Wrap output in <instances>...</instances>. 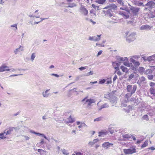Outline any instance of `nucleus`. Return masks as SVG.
<instances>
[{
    "label": "nucleus",
    "mask_w": 155,
    "mask_h": 155,
    "mask_svg": "<svg viewBox=\"0 0 155 155\" xmlns=\"http://www.w3.org/2000/svg\"><path fill=\"white\" fill-rule=\"evenodd\" d=\"M117 6L114 4V3H108L107 6L104 8V9H107L106 12V14L108 15L110 17L113 16L114 17V13H113L115 12V10H117Z\"/></svg>",
    "instance_id": "obj_1"
},
{
    "label": "nucleus",
    "mask_w": 155,
    "mask_h": 155,
    "mask_svg": "<svg viewBox=\"0 0 155 155\" xmlns=\"http://www.w3.org/2000/svg\"><path fill=\"white\" fill-rule=\"evenodd\" d=\"M111 94H108L104 95V98L108 99L111 103L112 106H114L117 102V98L114 95H111Z\"/></svg>",
    "instance_id": "obj_2"
},
{
    "label": "nucleus",
    "mask_w": 155,
    "mask_h": 155,
    "mask_svg": "<svg viewBox=\"0 0 155 155\" xmlns=\"http://www.w3.org/2000/svg\"><path fill=\"white\" fill-rule=\"evenodd\" d=\"M137 88V86L136 85H134L132 86L131 85H129L127 86V91L130 92V94L128 93L126 94V97L128 98V96H131L132 94H134Z\"/></svg>",
    "instance_id": "obj_3"
},
{
    "label": "nucleus",
    "mask_w": 155,
    "mask_h": 155,
    "mask_svg": "<svg viewBox=\"0 0 155 155\" xmlns=\"http://www.w3.org/2000/svg\"><path fill=\"white\" fill-rule=\"evenodd\" d=\"M136 33L132 32L127 37L126 41L129 43L134 41L136 39Z\"/></svg>",
    "instance_id": "obj_4"
},
{
    "label": "nucleus",
    "mask_w": 155,
    "mask_h": 155,
    "mask_svg": "<svg viewBox=\"0 0 155 155\" xmlns=\"http://www.w3.org/2000/svg\"><path fill=\"white\" fill-rule=\"evenodd\" d=\"M124 152L126 154H131L136 152V150L134 147H130L129 149H124Z\"/></svg>",
    "instance_id": "obj_5"
},
{
    "label": "nucleus",
    "mask_w": 155,
    "mask_h": 155,
    "mask_svg": "<svg viewBox=\"0 0 155 155\" xmlns=\"http://www.w3.org/2000/svg\"><path fill=\"white\" fill-rule=\"evenodd\" d=\"M130 10L133 15L135 16L138 15V12L140 11V8L137 7L131 6L130 8Z\"/></svg>",
    "instance_id": "obj_6"
},
{
    "label": "nucleus",
    "mask_w": 155,
    "mask_h": 155,
    "mask_svg": "<svg viewBox=\"0 0 155 155\" xmlns=\"http://www.w3.org/2000/svg\"><path fill=\"white\" fill-rule=\"evenodd\" d=\"M15 129V128L13 127H10L7 128L4 130L5 136L11 134L14 130Z\"/></svg>",
    "instance_id": "obj_7"
},
{
    "label": "nucleus",
    "mask_w": 155,
    "mask_h": 155,
    "mask_svg": "<svg viewBox=\"0 0 155 155\" xmlns=\"http://www.w3.org/2000/svg\"><path fill=\"white\" fill-rule=\"evenodd\" d=\"M87 98L88 96L86 97L83 99L82 100V101L84 102V101H85L86 100V102H88V106H90L91 104L94 103L96 102L93 99H87Z\"/></svg>",
    "instance_id": "obj_8"
},
{
    "label": "nucleus",
    "mask_w": 155,
    "mask_h": 155,
    "mask_svg": "<svg viewBox=\"0 0 155 155\" xmlns=\"http://www.w3.org/2000/svg\"><path fill=\"white\" fill-rule=\"evenodd\" d=\"M113 144L109 143L108 142H105L102 144V147L106 149H108L110 147H113Z\"/></svg>",
    "instance_id": "obj_9"
},
{
    "label": "nucleus",
    "mask_w": 155,
    "mask_h": 155,
    "mask_svg": "<svg viewBox=\"0 0 155 155\" xmlns=\"http://www.w3.org/2000/svg\"><path fill=\"white\" fill-rule=\"evenodd\" d=\"M7 68H9V67L5 65H2L0 67V72H3L5 71H9L10 69H7Z\"/></svg>",
    "instance_id": "obj_10"
},
{
    "label": "nucleus",
    "mask_w": 155,
    "mask_h": 155,
    "mask_svg": "<svg viewBox=\"0 0 155 155\" xmlns=\"http://www.w3.org/2000/svg\"><path fill=\"white\" fill-rule=\"evenodd\" d=\"M107 134V131L106 130H102L98 132L99 137H104Z\"/></svg>",
    "instance_id": "obj_11"
},
{
    "label": "nucleus",
    "mask_w": 155,
    "mask_h": 155,
    "mask_svg": "<svg viewBox=\"0 0 155 155\" xmlns=\"http://www.w3.org/2000/svg\"><path fill=\"white\" fill-rule=\"evenodd\" d=\"M24 47L20 45L18 48H16L14 51V53L16 55L18 54V53L21 51L24 50Z\"/></svg>",
    "instance_id": "obj_12"
},
{
    "label": "nucleus",
    "mask_w": 155,
    "mask_h": 155,
    "mask_svg": "<svg viewBox=\"0 0 155 155\" xmlns=\"http://www.w3.org/2000/svg\"><path fill=\"white\" fill-rule=\"evenodd\" d=\"M155 5V2L153 1H150L148 2L146 4H145V6H147L148 8H152L153 6Z\"/></svg>",
    "instance_id": "obj_13"
},
{
    "label": "nucleus",
    "mask_w": 155,
    "mask_h": 155,
    "mask_svg": "<svg viewBox=\"0 0 155 155\" xmlns=\"http://www.w3.org/2000/svg\"><path fill=\"white\" fill-rule=\"evenodd\" d=\"M130 101L131 102H133L137 104H138L140 102V101L138 98H136L134 97L131 98Z\"/></svg>",
    "instance_id": "obj_14"
},
{
    "label": "nucleus",
    "mask_w": 155,
    "mask_h": 155,
    "mask_svg": "<svg viewBox=\"0 0 155 155\" xmlns=\"http://www.w3.org/2000/svg\"><path fill=\"white\" fill-rule=\"evenodd\" d=\"M151 27L149 25H143L140 27V30H150Z\"/></svg>",
    "instance_id": "obj_15"
},
{
    "label": "nucleus",
    "mask_w": 155,
    "mask_h": 155,
    "mask_svg": "<svg viewBox=\"0 0 155 155\" xmlns=\"http://www.w3.org/2000/svg\"><path fill=\"white\" fill-rule=\"evenodd\" d=\"M97 143V139H94L93 141H90L88 143V145L91 147H92L95 144V147L96 148L97 147V145H96V143Z\"/></svg>",
    "instance_id": "obj_16"
},
{
    "label": "nucleus",
    "mask_w": 155,
    "mask_h": 155,
    "mask_svg": "<svg viewBox=\"0 0 155 155\" xmlns=\"http://www.w3.org/2000/svg\"><path fill=\"white\" fill-rule=\"evenodd\" d=\"M116 58L117 60L120 61H127L128 60V58L127 57H125L124 58L120 56H117L116 57Z\"/></svg>",
    "instance_id": "obj_17"
},
{
    "label": "nucleus",
    "mask_w": 155,
    "mask_h": 155,
    "mask_svg": "<svg viewBox=\"0 0 155 155\" xmlns=\"http://www.w3.org/2000/svg\"><path fill=\"white\" fill-rule=\"evenodd\" d=\"M49 89L46 90L45 91H43L42 93V94L44 97L47 98L50 95V94L48 93Z\"/></svg>",
    "instance_id": "obj_18"
},
{
    "label": "nucleus",
    "mask_w": 155,
    "mask_h": 155,
    "mask_svg": "<svg viewBox=\"0 0 155 155\" xmlns=\"http://www.w3.org/2000/svg\"><path fill=\"white\" fill-rule=\"evenodd\" d=\"M29 132L33 134L36 135H38L43 137H44L45 135L44 134H42L40 133H37L32 130H30Z\"/></svg>",
    "instance_id": "obj_19"
},
{
    "label": "nucleus",
    "mask_w": 155,
    "mask_h": 155,
    "mask_svg": "<svg viewBox=\"0 0 155 155\" xmlns=\"http://www.w3.org/2000/svg\"><path fill=\"white\" fill-rule=\"evenodd\" d=\"M124 139H129L131 137L132 135L129 134H125L122 135Z\"/></svg>",
    "instance_id": "obj_20"
},
{
    "label": "nucleus",
    "mask_w": 155,
    "mask_h": 155,
    "mask_svg": "<svg viewBox=\"0 0 155 155\" xmlns=\"http://www.w3.org/2000/svg\"><path fill=\"white\" fill-rule=\"evenodd\" d=\"M109 107V105H108L107 104H105L103 105H102L100 107L98 108V110H100L103 108H108Z\"/></svg>",
    "instance_id": "obj_21"
},
{
    "label": "nucleus",
    "mask_w": 155,
    "mask_h": 155,
    "mask_svg": "<svg viewBox=\"0 0 155 155\" xmlns=\"http://www.w3.org/2000/svg\"><path fill=\"white\" fill-rule=\"evenodd\" d=\"M149 16L151 18L155 17V8L153 12H150V13L149 14Z\"/></svg>",
    "instance_id": "obj_22"
},
{
    "label": "nucleus",
    "mask_w": 155,
    "mask_h": 155,
    "mask_svg": "<svg viewBox=\"0 0 155 155\" xmlns=\"http://www.w3.org/2000/svg\"><path fill=\"white\" fill-rule=\"evenodd\" d=\"M120 69L122 70L123 72H125L126 73H127L128 72V70L127 68L123 66L122 65L121 66Z\"/></svg>",
    "instance_id": "obj_23"
},
{
    "label": "nucleus",
    "mask_w": 155,
    "mask_h": 155,
    "mask_svg": "<svg viewBox=\"0 0 155 155\" xmlns=\"http://www.w3.org/2000/svg\"><path fill=\"white\" fill-rule=\"evenodd\" d=\"M81 10L83 13L84 15H87L88 14V11L84 7H82L81 8Z\"/></svg>",
    "instance_id": "obj_24"
},
{
    "label": "nucleus",
    "mask_w": 155,
    "mask_h": 155,
    "mask_svg": "<svg viewBox=\"0 0 155 155\" xmlns=\"http://www.w3.org/2000/svg\"><path fill=\"white\" fill-rule=\"evenodd\" d=\"M89 40L94 41H97V37L96 36H90L89 37Z\"/></svg>",
    "instance_id": "obj_25"
},
{
    "label": "nucleus",
    "mask_w": 155,
    "mask_h": 155,
    "mask_svg": "<svg viewBox=\"0 0 155 155\" xmlns=\"http://www.w3.org/2000/svg\"><path fill=\"white\" fill-rule=\"evenodd\" d=\"M61 151L64 155H68L69 154L68 151L65 149H61Z\"/></svg>",
    "instance_id": "obj_26"
},
{
    "label": "nucleus",
    "mask_w": 155,
    "mask_h": 155,
    "mask_svg": "<svg viewBox=\"0 0 155 155\" xmlns=\"http://www.w3.org/2000/svg\"><path fill=\"white\" fill-rule=\"evenodd\" d=\"M106 41L105 40H104L101 44L97 42V47H104V43L106 42Z\"/></svg>",
    "instance_id": "obj_27"
},
{
    "label": "nucleus",
    "mask_w": 155,
    "mask_h": 155,
    "mask_svg": "<svg viewBox=\"0 0 155 155\" xmlns=\"http://www.w3.org/2000/svg\"><path fill=\"white\" fill-rule=\"evenodd\" d=\"M139 80L142 83H146L145 81H146V79L145 78V77H144L142 76L140 77L139 78Z\"/></svg>",
    "instance_id": "obj_28"
},
{
    "label": "nucleus",
    "mask_w": 155,
    "mask_h": 155,
    "mask_svg": "<svg viewBox=\"0 0 155 155\" xmlns=\"http://www.w3.org/2000/svg\"><path fill=\"white\" fill-rule=\"evenodd\" d=\"M113 65L114 66L115 65L116 66H118L120 65V61H115L112 62Z\"/></svg>",
    "instance_id": "obj_29"
},
{
    "label": "nucleus",
    "mask_w": 155,
    "mask_h": 155,
    "mask_svg": "<svg viewBox=\"0 0 155 155\" xmlns=\"http://www.w3.org/2000/svg\"><path fill=\"white\" fill-rule=\"evenodd\" d=\"M76 4L74 3H69V5L67 6V7L73 8L74 7L76 6Z\"/></svg>",
    "instance_id": "obj_30"
},
{
    "label": "nucleus",
    "mask_w": 155,
    "mask_h": 155,
    "mask_svg": "<svg viewBox=\"0 0 155 155\" xmlns=\"http://www.w3.org/2000/svg\"><path fill=\"white\" fill-rule=\"evenodd\" d=\"M153 72V71L151 69H147L144 71V74L147 75L149 74H151Z\"/></svg>",
    "instance_id": "obj_31"
},
{
    "label": "nucleus",
    "mask_w": 155,
    "mask_h": 155,
    "mask_svg": "<svg viewBox=\"0 0 155 155\" xmlns=\"http://www.w3.org/2000/svg\"><path fill=\"white\" fill-rule=\"evenodd\" d=\"M68 119L69 123H73L75 120V119L74 118H72L71 116L69 117Z\"/></svg>",
    "instance_id": "obj_32"
},
{
    "label": "nucleus",
    "mask_w": 155,
    "mask_h": 155,
    "mask_svg": "<svg viewBox=\"0 0 155 155\" xmlns=\"http://www.w3.org/2000/svg\"><path fill=\"white\" fill-rule=\"evenodd\" d=\"M150 91L151 94L155 96V89L153 88H151L150 89Z\"/></svg>",
    "instance_id": "obj_33"
},
{
    "label": "nucleus",
    "mask_w": 155,
    "mask_h": 155,
    "mask_svg": "<svg viewBox=\"0 0 155 155\" xmlns=\"http://www.w3.org/2000/svg\"><path fill=\"white\" fill-rule=\"evenodd\" d=\"M124 64L126 66L129 67L130 66L131 63H129L127 60L124 62Z\"/></svg>",
    "instance_id": "obj_34"
},
{
    "label": "nucleus",
    "mask_w": 155,
    "mask_h": 155,
    "mask_svg": "<svg viewBox=\"0 0 155 155\" xmlns=\"http://www.w3.org/2000/svg\"><path fill=\"white\" fill-rule=\"evenodd\" d=\"M99 84H103L106 81V80L104 79H99Z\"/></svg>",
    "instance_id": "obj_35"
},
{
    "label": "nucleus",
    "mask_w": 155,
    "mask_h": 155,
    "mask_svg": "<svg viewBox=\"0 0 155 155\" xmlns=\"http://www.w3.org/2000/svg\"><path fill=\"white\" fill-rule=\"evenodd\" d=\"M148 145V141L146 140L144 143L142 144L141 146V148H144L146 146H147Z\"/></svg>",
    "instance_id": "obj_36"
},
{
    "label": "nucleus",
    "mask_w": 155,
    "mask_h": 155,
    "mask_svg": "<svg viewBox=\"0 0 155 155\" xmlns=\"http://www.w3.org/2000/svg\"><path fill=\"white\" fill-rule=\"evenodd\" d=\"M36 57L35 54V53H33L32 54L31 58V60L32 61H33L34 59Z\"/></svg>",
    "instance_id": "obj_37"
},
{
    "label": "nucleus",
    "mask_w": 155,
    "mask_h": 155,
    "mask_svg": "<svg viewBox=\"0 0 155 155\" xmlns=\"http://www.w3.org/2000/svg\"><path fill=\"white\" fill-rule=\"evenodd\" d=\"M106 0H97V3L100 4H103L106 2Z\"/></svg>",
    "instance_id": "obj_38"
},
{
    "label": "nucleus",
    "mask_w": 155,
    "mask_h": 155,
    "mask_svg": "<svg viewBox=\"0 0 155 155\" xmlns=\"http://www.w3.org/2000/svg\"><path fill=\"white\" fill-rule=\"evenodd\" d=\"M134 77V75L133 73L131 74L130 75L128 78V80L129 81H130L131 80L132 78H133Z\"/></svg>",
    "instance_id": "obj_39"
},
{
    "label": "nucleus",
    "mask_w": 155,
    "mask_h": 155,
    "mask_svg": "<svg viewBox=\"0 0 155 155\" xmlns=\"http://www.w3.org/2000/svg\"><path fill=\"white\" fill-rule=\"evenodd\" d=\"M142 118L143 120H146L147 121H148L149 120L148 116L147 114L144 115L142 117Z\"/></svg>",
    "instance_id": "obj_40"
},
{
    "label": "nucleus",
    "mask_w": 155,
    "mask_h": 155,
    "mask_svg": "<svg viewBox=\"0 0 155 155\" xmlns=\"http://www.w3.org/2000/svg\"><path fill=\"white\" fill-rule=\"evenodd\" d=\"M133 64L135 67H137L140 65V63L138 61H135Z\"/></svg>",
    "instance_id": "obj_41"
},
{
    "label": "nucleus",
    "mask_w": 155,
    "mask_h": 155,
    "mask_svg": "<svg viewBox=\"0 0 155 155\" xmlns=\"http://www.w3.org/2000/svg\"><path fill=\"white\" fill-rule=\"evenodd\" d=\"M148 79L150 80H151L153 79V76L152 74H149L147 76Z\"/></svg>",
    "instance_id": "obj_42"
},
{
    "label": "nucleus",
    "mask_w": 155,
    "mask_h": 155,
    "mask_svg": "<svg viewBox=\"0 0 155 155\" xmlns=\"http://www.w3.org/2000/svg\"><path fill=\"white\" fill-rule=\"evenodd\" d=\"M86 126V125L85 123H82L81 124L78 126V128H81L84 127H85Z\"/></svg>",
    "instance_id": "obj_43"
},
{
    "label": "nucleus",
    "mask_w": 155,
    "mask_h": 155,
    "mask_svg": "<svg viewBox=\"0 0 155 155\" xmlns=\"http://www.w3.org/2000/svg\"><path fill=\"white\" fill-rule=\"evenodd\" d=\"M82 76V75H80L77 76L75 78V81H78V80H79V79L80 78H81Z\"/></svg>",
    "instance_id": "obj_44"
},
{
    "label": "nucleus",
    "mask_w": 155,
    "mask_h": 155,
    "mask_svg": "<svg viewBox=\"0 0 155 155\" xmlns=\"http://www.w3.org/2000/svg\"><path fill=\"white\" fill-rule=\"evenodd\" d=\"M96 9H92L90 11V13H93L94 14V15H96V11H95Z\"/></svg>",
    "instance_id": "obj_45"
},
{
    "label": "nucleus",
    "mask_w": 155,
    "mask_h": 155,
    "mask_svg": "<svg viewBox=\"0 0 155 155\" xmlns=\"http://www.w3.org/2000/svg\"><path fill=\"white\" fill-rule=\"evenodd\" d=\"M17 24H15L14 25H12L11 26V27H15V30H17Z\"/></svg>",
    "instance_id": "obj_46"
},
{
    "label": "nucleus",
    "mask_w": 155,
    "mask_h": 155,
    "mask_svg": "<svg viewBox=\"0 0 155 155\" xmlns=\"http://www.w3.org/2000/svg\"><path fill=\"white\" fill-rule=\"evenodd\" d=\"M137 5L138 6H143V7L145 6V5H144L143 3L142 2H139L138 3Z\"/></svg>",
    "instance_id": "obj_47"
},
{
    "label": "nucleus",
    "mask_w": 155,
    "mask_h": 155,
    "mask_svg": "<svg viewBox=\"0 0 155 155\" xmlns=\"http://www.w3.org/2000/svg\"><path fill=\"white\" fill-rule=\"evenodd\" d=\"M87 67V66L81 67L79 68V69L81 71H82L86 69Z\"/></svg>",
    "instance_id": "obj_48"
},
{
    "label": "nucleus",
    "mask_w": 155,
    "mask_h": 155,
    "mask_svg": "<svg viewBox=\"0 0 155 155\" xmlns=\"http://www.w3.org/2000/svg\"><path fill=\"white\" fill-rule=\"evenodd\" d=\"M103 119V117L101 116L100 117H97V121H101Z\"/></svg>",
    "instance_id": "obj_49"
},
{
    "label": "nucleus",
    "mask_w": 155,
    "mask_h": 155,
    "mask_svg": "<svg viewBox=\"0 0 155 155\" xmlns=\"http://www.w3.org/2000/svg\"><path fill=\"white\" fill-rule=\"evenodd\" d=\"M22 136L25 138L26 140H28L30 139V138L27 136L22 135Z\"/></svg>",
    "instance_id": "obj_50"
},
{
    "label": "nucleus",
    "mask_w": 155,
    "mask_h": 155,
    "mask_svg": "<svg viewBox=\"0 0 155 155\" xmlns=\"http://www.w3.org/2000/svg\"><path fill=\"white\" fill-rule=\"evenodd\" d=\"M93 74V73L92 71H90L88 72L85 76H88L90 75H91Z\"/></svg>",
    "instance_id": "obj_51"
},
{
    "label": "nucleus",
    "mask_w": 155,
    "mask_h": 155,
    "mask_svg": "<svg viewBox=\"0 0 155 155\" xmlns=\"http://www.w3.org/2000/svg\"><path fill=\"white\" fill-rule=\"evenodd\" d=\"M143 59L144 61H147V57L146 56H143L142 57V59Z\"/></svg>",
    "instance_id": "obj_52"
},
{
    "label": "nucleus",
    "mask_w": 155,
    "mask_h": 155,
    "mask_svg": "<svg viewBox=\"0 0 155 155\" xmlns=\"http://www.w3.org/2000/svg\"><path fill=\"white\" fill-rule=\"evenodd\" d=\"M22 74H13V75H11L9 77H14V76H18V75H22Z\"/></svg>",
    "instance_id": "obj_53"
},
{
    "label": "nucleus",
    "mask_w": 155,
    "mask_h": 155,
    "mask_svg": "<svg viewBox=\"0 0 155 155\" xmlns=\"http://www.w3.org/2000/svg\"><path fill=\"white\" fill-rule=\"evenodd\" d=\"M119 67H118V66H116V67H114V69H115L116 70V71H115L114 73H116L117 72V71H118L119 70Z\"/></svg>",
    "instance_id": "obj_54"
},
{
    "label": "nucleus",
    "mask_w": 155,
    "mask_h": 155,
    "mask_svg": "<svg viewBox=\"0 0 155 155\" xmlns=\"http://www.w3.org/2000/svg\"><path fill=\"white\" fill-rule=\"evenodd\" d=\"M8 0H0V4L1 5H3V4Z\"/></svg>",
    "instance_id": "obj_55"
},
{
    "label": "nucleus",
    "mask_w": 155,
    "mask_h": 155,
    "mask_svg": "<svg viewBox=\"0 0 155 155\" xmlns=\"http://www.w3.org/2000/svg\"><path fill=\"white\" fill-rule=\"evenodd\" d=\"M147 61H153L152 59H151V56H150L149 57H147Z\"/></svg>",
    "instance_id": "obj_56"
},
{
    "label": "nucleus",
    "mask_w": 155,
    "mask_h": 155,
    "mask_svg": "<svg viewBox=\"0 0 155 155\" xmlns=\"http://www.w3.org/2000/svg\"><path fill=\"white\" fill-rule=\"evenodd\" d=\"M140 71H141V72H143V71H144V70H145V69L144 68H143V67H140Z\"/></svg>",
    "instance_id": "obj_57"
},
{
    "label": "nucleus",
    "mask_w": 155,
    "mask_h": 155,
    "mask_svg": "<svg viewBox=\"0 0 155 155\" xmlns=\"http://www.w3.org/2000/svg\"><path fill=\"white\" fill-rule=\"evenodd\" d=\"M111 83H112V81H111V80H108L107 81L106 84H111Z\"/></svg>",
    "instance_id": "obj_58"
},
{
    "label": "nucleus",
    "mask_w": 155,
    "mask_h": 155,
    "mask_svg": "<svg viewBox=\"0 0 155 155\" xmlns=\"http://www.w3.org/2000/svg\"><path fill=\"white\" fill-rule=\"evenodd\" d=\"M51 76H54L56 77H58L59 76L58 74H51Z\"/></svg>",
    "instance_id": "obj_59"
},
{
    "label": "nucleus",
    "mask_w": 155,
    "mask_h": 155,
    "mask_svg": "<svg viewBox=\"0 0 155 155\" xmlns=\"http://www.w3.org/2000/svg\"><path fill=\"white\" fill-rule=\"evenodd\" d=\"M155 84L153 82H151L150 84V85L151 87H153L154 86Z\"/></svg>",
    "instance_id": "obj_60"
},
{
    "label": "nucleus",
    "mask_w": 155,
    "mask_h": 155,
    "mask_svg": "<svg viewBox=\"0 0 155 155\" xmlns=\"http://www.w3.org/2000/svg\"><path fill=\"white\" fill-rule=\"evenodd\" d=\"M117 76L116 75H115L113 78V81L114 82V83L115 81V80L117 79Z\"/></svg>",
    "instance_id": "obj_61"
},
{
    "label": "nucleus",
    "mask_w": 155,
    "mask_h": 155,
    "mask_svg": "<svg viewBox=\"0 0 155 155\" xmlns=\"http://www.w3.org/2000/svg\"><path fill=\"white\" fill-rule=\"evenodd\" d=\"M116 92V90L113 91L111 93H109V94H111V95H114V94Z\"/></svg>",
    "instance_id": "obj_62"
},
{
    "label": "nucleus",
    "mask_w": 155,
    "mask_h": 155,
    "mask_svg": "<svg viewBox=\"0 0 155 155\" xmlns=\"http://www.w3.org/2000/svg\"><path fill=\"white\" fill-rule=\"evenodd\" d=\"M131 69L132 70H134L136 69V67H135L134 66H133L132 64H131Z\"/></svg>",
    "instance_id": "obj_63"
},
{
    "label": "nucleus",
    "mask_w": 155,
    "mask_h": 155,
    "mask_svg": "<svg viewBox=\"0 0 155 155\" xmlns=\"http://www.w3.org/2000/svg\"><path fill=\"white\" fill-rule=\"evenodd\" d=\"M76 155H83L82 153L79 152L76 153Z\"/></svg>",
    "instance_id": "obj_64"
}]
</instances>
